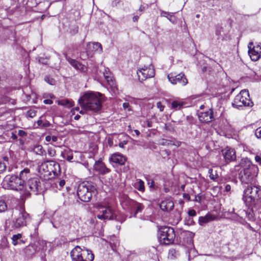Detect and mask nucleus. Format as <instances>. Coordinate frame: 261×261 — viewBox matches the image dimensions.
Wrapping results in <instances>:
<instances>
[{
	"instance_id": "nucleus-20",
	"label": "nucleus",
	"mask_w": 261,
	"mask_h": 261,
	"mask_svg": "<svg viewBox=\"0 0 261 261\" xmlns=\"http://www.w3.org/2000/svg\"><path fill=\"white\" fill-rule=\"evenodd\" d=\"M110 160L115 163L123 165L126 161V158L120 153H115L111 155Z\"/></svg>"
},
{
	"instance_id": "nucleus-51",
	"label": "nucleus",
	"mask_w": 261,
	"mask_h": 261,
	"mask_svg": "<svg viewBox=\"0 0 261 261\" xmlns=\"http://www.w3.org/2000/svg\"><path fill=\"white\" fill-rule=\"evenodd\" d=\"M43 102L45 104H47V105H51L53 103V101L50 99H45L44 101H43Z\"/></svg>"
},
{
	"instance_id": "nucleus-63",
	"label": "nucleus",
	"mask_w": 261,
	"mask_h": 261,
	"mask_svg": "<svg viewBox=\"0 0 261 261\" xmlns=\"http://www.w3.org/2000/svg\"><path fill=\"white\" fill-rule=\"evenodd\" d=\"M148 184L150 185V187H152L154 186V181L151 180L150 182H148Z\"/></svg>"
},
{
	"instance_id": "nucleus-15",
	"label": "nucleus",
	"mask_w": 261,
	"mask_h": 261,
	"mask_svg": "<svg viewBox=\"0 0 261 261\" xmlns=\"http://www.w3.org/2000/svg\"><path fill=\"white\" fill-rule=\"evenodd\" d=\"M30 220L29 214L23 209L19 212L18 215L13 220L15 228H19L27 225V222Z\"/></svg>"
},
{
	"instance_id": "nucleus-27",
	"label": "nucleus",
	"mask_w": 261,
	"mask_h": 261,
	"mask_svg": "<svg viewBox=\"0 0 261 261\" xmlns=\"http://www.w3.org/2000/svg\"><path fill=\"white\" fill-rule=\"evenodd\" d=\"M103 75L107 81L108 84L112 87H115V82L113 80V76L111 75L110 73H103Z\"/></svg>"
},
{
	"instance_id": "nucleus-58",
	"label": "nucleus",
	"mask_w": 261,
	"mask_h": 261,
	"mask_svg": "<svg viewBox=\"0 0 261 261\" xmlns=\"http://www.w3.org/2000/svg\"><path fill=\"white\" fill-rule=\"evenodd\" d=\"M49 126H50V123L49 122H47L42 124V126L43 127H46Z\"/></svg>"
},
{
	"instance_id": "nucleus-31",
	"label": "nucleus",
	"mask_w": 261,
	"mask_h": 261,
	"mask_svg": "<svg viewBox=\"0 0 261 261\" xmlns=\"http://www.w3.org/2000/svg\"><path fill=\"white\" fill-rule=\"evenodd\" d=\"M40 248L35 247L33 245H29L25 249V253L28 255L33 254L36 251H39Z\"/></svg>"
},
{
	"instance_id": "nucleus-25",
	"label": "nucleus",
	"mask_w": 261,
	"mask_h": 261,
	"mask_svg": "<svg viewBox=\"0 0 261 261\" xmlns=\"http://www.w3.org/2000/svg\"><path fill=\"white\" fill-rule=\"evenodd\" d=\"M67 60L68 62L70 63V64L72 65L76 69L79 70L80 71L84 70L85 66L77 61L69 58L67 59Z\"/></svg>"
},
{
	"instance_id": "nucleus-11",
	"label": "nucleus",
	"mask_w": 261,
	"mask_h": 261,
	"mask_svg": "<svg viewBox=\"0 0 261 261\" xmlns=\"http://www.w3.org/2000/svg\"><path fill=\"white\" fill-rule=\"evenodd\" d=\"M97 218L101 220H116L119 221L115 210L109 204L106 206H99Z\"/></svg>"
},
{
	"instance_id": "nucleus-33",
	"label": "nucleus",
	"mask_w": 261,
	"mask_h": 261,
	"mask_svg": "<svg viewBox=\"0 0 261 261\" xmlns=\"http://www.w3.org/2000/svg\"><path fill=\"white\" fill-rule=\"evenodd\" d=\"M161 16L166 17L170 21L174 22V16L171 13L162 11L161 13Z\"/></svg>"
},
{
	"instance_id": "nucleus-13",
	"label": "nucleus",
	"mask_w": 261,
	"mask_h": 261,
	"mask_svg": "<svg viewBox=\"0 0 261 261\" xmlns=\"http://www.w3.org/2000/svg\"><path fill=\"white\" fill-rule=\"evenodd\" d=\"M139 80L140 82L145 81L147 78L154 76L155 71L153 66L150 64L148 66L144 65L140 68L137 72Z\"/></svg>"
},
{
	"instance_id": "nucleus-38",
	"label": "nucleus",
	"mask_w": 261,
	"mask_h": 261,
	"mask_svg": "<svg viewBox=\"0 0 261 261\" xmlns=\"http://www.w3.org/2000/svg\"><path fill=\"white\" fill-rule=\"evenodd\" d=\"M58 137L56 136H49L47 135L45 137V140L46 142H56L58 140Z\"/></svg>"
},
{
	"instance_id": "nucleus-59",
	"label": "nucleus",
	"mask_w": 261,
	"mask_h": 261,
	"mask_svg": "<svg viewBox=\"0 0 261 261\" xmlns=\"http://www.w3.org/2000/svg\"><path fill=\"white\" fill-rule=\"evenodd\" d=\"M39 62L42 63L43 64H46V60L44 58H40L39 60Z\"/></svg>"
},
{
	"instance_id": "nucleus-49",
	"label": "nucleus",
	"mask_w": 261,
	"mask_h": 261,
	"mask_svg": "<svg viewBox=\"0 0 261 261\" xmlns=\"http://www.w3.org/2000/svg\"><path fill=\"white\" fill-rule=\"evenodd\" d=\"M66 199L64 200V202H63V204L65 205H69L70 204V201L69 200V196H68V195L67 194L66 195Z\"/></svg>"
},
{
	"instance_id": "nucleus-46",
	"label": "nucleus",
	"mask_w": 261,
	"mask_h": 261,
	"mask_svg": "<svg viewBox=\"0 0 261 261\" xmlns=\"http://www.w3.org/2000/svg\"><path fill=\"white\" fill-rule=\"evenodd\" d=\"M156 107L158 109H159L161 112H163L164 111L165 106L162 105L161 102H158L156 103Z\"/></svg>"
},
{
	"instance_id": "nucleus-39",
	"label": "nucleus",
	"mask_w": 261,
	"mask_h": 261,
	"mask_svg": "<svg viewBox=\"0 0 261 261\" xmlns=\"http://www.w3.org/2000/svg\"><path fill=\"white\" fill-rule=\"evenodd\" d=\"M186 236H187V244L188 245V247L189 248H192L193 247V240L192 239L191 234L189 233H186Z\"/></svg>"
},
{
	"instance_id": "nucleus-64",
	"label": "nucleus",
	"mask_w": 261,
	"mask_h": 261,
	"mask_svg": "<svg viewBox=\"0 0 261 261\" xmlns=\"http://www.w3.org/2000/svg\"><path fill=\"white\" fill-rule=\"evenodd\" d=\"M252 46H253V43L252 42H249V44H248V46L249 49H252Z\"/></svg>"
},
{
	"instance_id": "nucleus-2",
	"label": "nucleus",
	"mask_w": 261,
	"mask_h": 261,
	"mask_svg": "<svg viewBox=\"0 0 261 261\" xmlns=\"http://www.w3.org/2000/svg\"><path fill=\"white\" fill-rule=\"evenodd\" d=\"M79 102L82 108L87 111L97 112L101 109V102L96 95L93 92H86L79 99Z\"/></svg>"
},
{
	"instance_id": "nucleus-42",
	"label": "nucleus",
	"mask_w": 261,
	"mask_h": 261,
	"mask_svg": "<svg viewBox=\"0 0 261 261\" xmlns=\"http://www.w3.org/2000/svg\"><path fill=\"white\" fill-rule=\"evenodd\" d=\"M26 115L28 117L33 118L36 115V112L34 110H30L27 112Z\"/></svg>"
},
{
	"instance_id": "nucleus-36",
	"label": "nucleus",
	"mask_w": 261,
	"mask_h": 261,
	"mask_svg": "<svg viewBox=\"0 0 261 261\" xmlns=\"http://www.w3.org/2000/svg\"><path fill=\"white\" fill-rule=\"evenodd\" d=\"M64 158L66 159L67 161L71 162L73 159V154L71 150L66 151L65 154L62 153Z\"/></svg>"
},
{
	"instance_id": "nucleus-57",
	"label": "nucleus",
	"mask_w": 261,
	"mask_h": 261,
	"mask_svg": "<svg viewBox=\"0 0 261 261\" xmlns=\"http://www.w3.org/2000/svg\"><path fill=\"white\" fill-rule=\"evenodd\" d=\"M183 197L188 200H190V196L188 194L184 193L183 194Z\"/></svg>"
},
{
	"instance_id": "nucleus-21",
	"label": "nucleus",
	"mask_w": 261,
	"mask_h": 261,
	"mask_svg": "<svg viewBox=\"0 0 261 261\" xmlns=\"http://www.w3.org/2000/svg\"><path fill=\"white\" fill-rule=\"evenodd\" d=\"M174 207V203L170 198H167L162 201L160 204V208L164 211H170Z\"/></svg>"
},
{
	"instance_id": "nucleus-62",
	"label": "nucleus",
	"mask_w": 261,
	"mask_h": 261,
	"mask_svg": "<svg viewBox=\"0 0 261 261\" xmlns=\"http://www.w3.org/2000/svg\"><path fill=\"white\" fill-rule=\"evenodd\" d=\"M37 123L38 124V126H41V125H42L43 123H42V121L41 120H38L37 121Z\"/></svg>"
},
{
	"instance_id": "nucleus-48",
	"label": "nucleus",
	"mask_w": 261,
	"mask_h": 261,
	"mask_svg": "<svg viewBox=\"0 0 261 261\" xmlns=\"http://www.w3.org/2000/svg\"><path fill=\"white\" fill-rule=\"evenodd\" d=\"M188 215L190 216H191V217H193V216H195L196 215V213L195 212V210H189V212H188Z\"/></svg>"
},
{
	"instance_id": "nucleus-43",
	"label": "nucleus",
	"mask_w": 261,
	"mask_h": 261,
	"mask_svg": "<svg viewBox=\"0 0 261 261\" xmlns=\"http://www.w3.org/2000/svg\"><path fill=\"white\" fill-rule=\"evenodd\" d=\"M61 104L62 105H65L68 107H71L72 106V102L68 100H63L62 102H61Z\"/></svg>"
},
{
	"instance_id": "nucleus-26",
	"label": "nucleus",
	"mask_w": 261,
	"mask_h": 261,
	"mask_svg": "<svg viewBox=\"0 0 261 261\" xmlns=\"http://www.w3.org/2000/svg\"><path fill=\"white\" fill-rule=\"evenodd\" d=\"M110 245L112 249L114 251H116L117 247L119 245V242L118 239L115 236L111 237L110 241Z\"/></svg>"
},
{
	"instance_id": "nucleus-41",
	"label": "nucleus",
	"mask_w": 261,
	"mask_h": 261,
	"mask_svg": "<svg viewBox=\"0 0 261 261\" xmlns=\"http://www.w3.org/2000/svg\"><path fill=\"white\" fill-rule=\"evenodd\" d=\"M44 80L46 83L51 85H54L56 84V81L54 79L48 76H46L45 77Z\"/></svg>"
},
{
	"instance_id": "nucleus-50",
	"label": "nucleus",
	"mask_w": 261,
	"mask_h": 261,
	"mask_svg": "<svg viewBox=\"0 0 261 261\" xmlns=\"http://www.w3.org/2000/svg\"><path fill=\"white\" fill-rule=\"evenodd\" d=\"M255 160L256 162L258 163L259 164H261V156L259 155H256L255 156Z\"/></svg>"
},
{
	"instance_id": "nucleus-35",
	"label": "nucleus",
	"mask_w": 261,
	"mask_h": 261,
	"mask_svg": "<svg viewBox=\"0 0 261 261\" xmlns=\"http://www.w3.org/2000/svg\"><path fill=\"white\" fill-rule=\"evenodd\" d=\"M22 235L20 233L14 234L12 237V244L13 245L16 246L19 244V240L21 238Z\"/></svg>"
},
{
	"instance_id": "nucleus-1",
	"label": "nucleus",
	"mask_w": 261,
	"mask_h": 261,
	"mask_svg": "<svg viewBox=\"0 0 261 261\" xmlns=\"http://www.w3.org/2000/svg\"><path fill=\"white\" fill-rule=\"evenodd\" d=\"M257 170V167L247 158L241 159L239 164L234 167V171L238 172V178L242 183L246 184L254 182Z\"/></svg>"
},
{
	"instance_id": "nucleus-23",
	"label": "nucleus",
	"mask_w": 261,
	"mask_h": 261,
	"mask_svg": "<svg viewBox=\"0 0 261 261\" xmlns=\"http://www.w3.org/2000/svg\"><path fill=\"white\" fill-rule=\"evenodd\" d=\"M31 176L32 173L30 169L29 168L25 167L20 171L18 176L25 184L27 180H28L30 178H32Z\"/></svg>"
},
{
	"instance_id": "nucleus-52",
	"label": "nucleus",
	"mask_w": 261,
	"mask_h": 261,
	"mask_svg": "<svg viewBox=\"0 0 261 261\" xmlns=\"http://www.w3.org/2000/svg\"><path fill=\"white\" fill-rule=\"evenodd\" d=\"M231 189V186L230 185L227 184L225 186V191L226 192H229L230 191Z\"/></svg>"
},
{
	"instance_id": "nucleus-9",
	"label": "nucleus",
	"mask_w": 261,
	"mask_h": 261,
	"mask_svg": "<svg viewBox=\"0 0 261 261\" xmlns=\"http://www.w3.org/2000/svg\"><path fill=\"white\" fill-rule=\"evenodd\" d=\"M233 108L238 109H242L243 107H252L253 102L249 98L248 91L246 90H242L236 96L232 103Z\"/></svg>"
},
{
	"instance_id": "nucleus-61",
	"label": "nucleus",
	"mask_w": 261,
	"mask_h": 261,
	"mask_svg": "<svg viewBox=\"0 0 261 261\" xmlns=\"http://www.w3.org/2000/svg\"><path fill=\"white\" fill-rule=\"evenodd\" d=\"M139 19V16L138 15H136V16H134L133 18V20L134 21V22H137L138 21Z\"/></svg>"
},
{
	"instance_id": "nucleus-54",
	"label": "nucleus",
	"mask_w": 261,
	"mask_h": 261,
	"mask_svg": "<svg viewBox=\"0 0 261 261\" xmlns=\"http://www.w3.org/2000/svg\"><path fill=\"white\" fill-rule=\"evenodd\" d=\"M123 108L124 109H126L127 108H128L129 107V103L128 102H124L123 103Z\"/></svg>"
},
{
	"instance_id": "nucleus-60",
	"label": "nucleus",
	"mask_w": 261,
	"mask_h": 261,
	"mask_svg": "<svg viewBox=\"0 0 261 261\" xmlns=\"http://www.w3.org/2000/svg\"><path fill=\"white\" fill-rule=\"evenodd\" d=\"M11 138L13 140H16L17 139V137L16 134L13 133H12Z\"/></svg>"
},
{
	"instance_id": "nucleus-19",
	"label": "nucleus",
	"mask_w": 261,
	"mask_h": 261,
	"mask_svg": "<svg viewBox=\"0 0 261 261\" xmlns=\"http://www.w3.org/2000/svg\"><path fill=\"white\" fill-rule=\"evenodd\" d=\"M261 50V47L259 45L253 46L252 49L248 50L249 55L252 61H256L260 58L261 50Z\"/></svg>"
},
{
	"instance_id": "nucleus-32",
	"label": "nucleus",
	"mask_w": 261,
	"mask_h": 261,
	"mask_svg": "<svg viewBox=\"0 0 261 261\" xmlns=\"http://www.w3.org/2000/svg\"><path fill=\"white\" fill-rule=\"evenodd\" d=\"M179 255L178 251L175 249L171 248L169 250L168 253V258L171 259H174L178 257Z\"/></svg>"
},
{
	"instance_id": "nucleus-10",
	"label": "nucleus",
	"mask_w": 261,
	"mask_h": 261,
	"mask_svg": "<svg viewBox=\"0 0 261 261\" xmlns=\"http://www.w3.org/2000/svg\"><path fill=\"white\" fill-rule=\"evenodd\" d=\"M261 198V189L256 186H249L245 189L243 199L246 202L252 203Z\"/></svg>"
},
{
	"instance_id": "nucleus-30",
	"label": "nucleus",
	"mask_w": 261,
	"mask_h": 261,
	"mask_svg": "<svg viewBox=\"0 0 261 261\" xmlns=\"http://www.w3.org/2000/svg\"><path fill=\"white\" fill-rule=\"evenodd\" d=\"M33 152L40 155H43L45 153V150L40 145L35 146L33 148Z\"/></svg>"
},
{
	"instance_id": "nucleus-3",
	"label": "nucleus",
	"mask_w": 261,
	"mask_h": 261,
	"mask_svg": "<svg viewBox=\"0 0 261 261\" xmlns=\"http://www.w3.org/2000/svg\"><path fill=\"white\" fill-rule=\"evenodd\" d=\"M4 185L6 188L14 191H19L22 198H26L30 196L29 189L25 187L23 181L20 179L18 175H11L5 177Z\"/></svg>"
},
{
	"instance_id": "nucleus-28",
	"label": "nucleus",
	"mask_w": 261,
	"mask_h": 261,
	"mask_svg": "<svg viewBox=\"0 0 261 261\" xmlns=\"http://www.w3.org/2000/svg\"><path fill=\"white\" fill-rule=\"evenodd\" d=\"M185 103V102L178 100H173L171 104V108L175 110H179L181 109Z\"/></svg>"
},
{
	"instance_id": "nucleus-8",
	"label": "nucleus",
	"mask_w": 261,
	"mask_h": 261,
	"mask_svg": "<svg viewBox=\"0 0 261 261\" xmlns=\"http://www.w3.org/2000/svg\"><path fill=\"white\" fill-rule=\"evenodd\" d=\"M53 164L49 165L50 169L48 165L45 163H42L39 167V172L41 174H44L43 176L45 179H49L54 178L58 175L60 173V165L53 161H51Z\"/></svg>"
},
{
	"instance_id": "nucleus-55",
	"label": "nucleus",
	"mask_w": 261,
	"mask_h": 261,
	"mask_svg": "<svg viewBox=\"0 0 261 261\" xmlns=\"http://www.w3.org/2000/svg\"><path fill=\"white\" fill-rule=\"evenodd\" d=\"M65 184V181L64 180H61L59 181V186L60 187H63Z\"/></svg>"
},
{
	"instance_id": "nucleus-24",
	"label": "nucleus",
	"mask_w": 261,
	"mask_h": 261,
	"mask_svg": "<svg viewBox=\"0 0 261 261\" xmlns=\"http://www.w3.org/2000/svg\"><path fill=\"white\" fill-rule=\"evenodd\" d=\"M215 218V216L212 214H208L204 217H200L198 219V222L200 225L202 226L204 224L214 220Z\"/></svg>"
},
{
	"instance_id": "nucleus-40",
	"label": "nucleus",
	"mask_w": 261,
	"mask_h": 261,
	"mask_svg": "<svg viewBox=\"0 0 261 261\" xmlns=\"http://www.w3.org/2000/svg\"><path fill=\"white\" fill-rule=\"evenodd\" d=\"M47 151L48 155L51 158L55 157L56 155V151L52 147H48Z\"/></svg>"
},
{
	"instance_id": "nucleus-45",
	"label": "nucleus",
	"mask_w": 261,
	"mask_h": 261,
	"mask_svg": "<svg viewBox=\"0 0 261 261\" xmlns=\"http://www.w3.org/2000/svg\"><path fill=\"white\" fill-rule=\"evenodd\" d=\"M255 135L257 138L261 139V127L257 128L255 132Z\"/></svg>"
},
{
	"instance_id": "nucleus-5",
	"label": "nucleus",
	"mask_w": 261,
	"mask_h": 261,
	"mask_svg": "<svg viewBox=\"0 0 261 261\" xmlns=\"http://www.w3.org/2000/svg\"><path fill=\"white\" fill-rule=\"evenodd\" d=\"M121 203L123 209L130 214V217H136L137 214L141 213L144 208V206L142 203L130 199L127 196H124L121 200Z\"/></svg>"
},
{
	"instance_id": "nucleus-56",
	"label": "nucleus",
	"mask_w": 261,
	"mask_h": 261,
	"mask_svg": "<svg viewBox=\"0 0 261 261\" xmlns=\"http://www.w3.org/2000/svg\"><path fill=\"white\" fill-rule=\"evenodd\" d=\"M145 6L141 5V6H140L138 11L141 13V12H143L145 10Z\"/></svg>"
},
{
	"instance_id": "nucleus-44",
	"label": "nucleus",
	"mask_w": 261,
	"mask_h": 261,
	"mask_svg": "<svg viewBox=\"0 0 261 261\" xmlns=\"http://www.w3.org/2000/svg\"><path fill=\"white\" fill-rule=\"evenodd\" d=\"M6 165L4 163L0 162V173H3L6 171Z\"/></svg>"
},
{
	"instance_id": "nucleus-14",
	"label": "nucleus",
	"mask_w": 261,
	"mask_h": 261,
	"mask_svg": "<svg viewBox=\"0 0 261 261\" xmlns=\"http://www.w3.org/2000/svg\"><path fill=\"white\" fill-rule=\"evenodd\" d=\"M25 188H28L31 192L37 195L41 191V183L40 179L37 177L30 178L25 184Z\"/></svg>"
},
{
	"instance_id": "nucleus-53",
	"label": "nucleus",
	"mask_w": 261,
	"mask_h": 261,
	"mask_svg": "<svg viewBox=\"0 0 261 261\" xmlns=\"http://www.w3.org/2000/svg\"><path fill=\"white\" fill-rule=\"evenodd\" d=\"M127 144V141H124L122 142H120L119 144V146L121 148H124V145Z\"/></svg>"
},
{
	"instance_id": "nucleus-34",
	"label": "nucleus",
	"mask_w": 261,
	"mask_h": 261,
	"mask_svg": "<svg viewBox=\"0 0 261 261\" xmlns=\"http://www.w3.org/2000/svg\"><path fill=\"white\" fill-rule=\"evenodd\" d=\"M135 187L138 190L143 192L144 191V183L141 179H139V180L135 184Z\"/></svg>"
},
{
	"instance_id": "nucleus-47",
	"label": "nucleus",
	"mask_w": 261,
	"mask_h": 261,
	"mask_svg": "<svg viewBox=\"0 0 261 261\" xmlns=\"http://www.w3.org/2000/svg\"><path fill=\"white\" fill-rule=\"evenodd\" d=\"M18 135L20 137H24L27 135V133L23 130H18Z\"/></svg>"
},
{
	"instance_id": "nucleus-37",
	"label": "nucleus",
	"mask_w": 261,
	"mask_h": 261,
	"mask_svg": "<svg viewBox=\"0 0 261 261\" xmlns=\"http://www.w3.org/2000/svg\"><path fill=\"white\" fill-rule=\"evenodd\" d=\"M7 209V205L5 201L0 199V213L4 212Z\"/></svg>"
},
{
	"instance_id": "nucleus-17",
	"label": "nucleus",
	"mask_w": 261,
	"mask_h": 261,
	"mask_svg": "<svg viewBox=\"0 0 261 261\" xmlns=\"http://www.w3.org/2000/svg\"><path fill=\"white\" fill-rule=\"evenodd\" d=\"M197 114L199 121L202 123H208L215 119L212 109H209L204 112H198Z\"/></svg>"
},
{
	"instance_id": "nucleus-29",
	"label": "nucleus",
	"mask_w": 261,
	"mask_h": 261,
	"mask_svg": "<svg viewBox=\"0 0 261 261\" xmlns=\"http://www.w3.org/2000/svg\"><path fill=\"white\" fill-rule=\"evenodd\" d=\"M9 248V243L6 237L3 236L0 240V250H5Z\"/></svg>"
},
{
	"instance_id": "nucleus-6",
	"label": "nucleus",
	"mask_w": 261,
	"mask_h": 261,
	"mask_svg": "<svg viewBox=\"0 0 261 261\" xmlns=\"http://www.w3.org/2000/svg\"><path fill=\"white\" fill-rule=\"evenodd\" d=\"M70 255L72 261H93L94 255L91 251L82 249L76 246L71 251Z\"/></svg>"
},
{
	"instance_id": "nucleus-16",
	"label": "nucleus",
	"mask_w": 261,
	"mask_h": 261,
	"mask_svg": "<svg viewBox=\"0 0 261 261\" xmlns=\"http://www.w3.org/2000/svg\"><path fill=\"white\" fill-rule=\"evenodd\" d=\"M169 82L173 85L179 84L182 86H186L188 84L187 79L184 73L181 72L176 75H173V74H169L167 76Z\"/></svg>"
},
{
	"instance_id": "nucleus-22",
	"label": "nucleus",
	"mask_w": 261,
	"mask_h": 261,
	"mask_svg": "<svg viewBox=\"0 0 261 261\" xmlns=\"http://www.w3.org/2000/svg\"><path fill=\"white\" fill-rule=\"evenodd\" d=\"M93 168L95 171L102 174H105L110 171L109 169L106 167L105 164L100 160L95 162Z\"/></svg>"
},
{
	"instance_id": "nucleus-18",
	"label": "nucleus",
	"mask_w": 261,
	"mask_h": 261,
	"mask_svg": "<svg viewBox=\"0 0 261 261\" xmlns=\"http://www.w3.org/2000/svg\"><path fill=\"white\" fill-rule=\"evenodd\" d=\"M222 153L227 164L235 161L236 159V151L233 148L227 147L222 149Z\"/></svg>"
},
{
	"instance_id": "nucleus-12",
	"label": "nucleus",
	"mask_w": 261,
	"mask_h": 261,
	"mask_svg": "<svg viewBox=\"0 0 261 261\" xmlns=\"http://www.w3.org/2000/svg\"><path fill=\"white\" fill-rule=\"evenodd\" d=\"M102 51V46L98 42L88 43L87 45L86 53L81 54V58L86 60L89 58H92L95 53H100Z\"/></svg>"
},
{
	"instance_id": "nucleus-7",
	"label": "nucleus",
	"mask_w": 261,
	"mask_h": 261,
	"mask_svg": "<svg viewBox=\"0 0 261 261\" xmlns=\"http://www.w3.org/2000/svg\"><path fill=\"white\" fill-rule=\"evenodd\" d=\"M175 238V231L173 228L164 226L159 229L158 239L161 244L167 245L172 244Z\"/></svg>"
},
{
	"instance_id": "nucleus-4",
	"label": "nucleus",
	"mask_w": 261,
	"mask_h": 261,
	"mask_svg": "<svg viewBox=\"0 0 261 261\" xmlns=\"http://www.w3.org/2000/svg\"><path fill=\"white\" fill-rule=\"evenodd\" d=\"M97 193V190L94 185L88 182L81 183L77 189L79 198L84 202H88L91 199L93 195Z\"/></svg>"
}]
</instances>
